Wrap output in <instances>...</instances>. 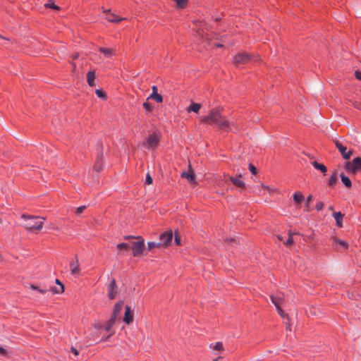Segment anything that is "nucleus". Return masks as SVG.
<instances>
[{
    "label": "nucleus",
    "mask_w": 361,
    "mask_h": 361,
    "mask_svg": "<svg viewBox=\"0 0 361 361\" xmlns=\"http://www.w3.org/2000/svg\"><path fill=\"white\" fill-rule=\"evenodd\" d=\"M115 287L116 281L114 279H113L108 286V296L111 300L114 299L116 295V292L114 290Z\"/></svg>",
    "instance_id": "f3484780"
},
{
    "label": "nucleus",
    "mask_w": 361,
    "mask_h": 361,
    "mask_svg": "<svg viewBox=\"0 0 361 361\" xmlns=\"http://www.w3.org/2000/svg\"><path fill=\"white\" fill-rule=\"evenodd\" d=\"M287 329H289V331H291V329H290V326H288V327H287Z\"/></svg>",
    "instance_id": "e2e57ef3"
},
{
    "label": "nucleus",
    "mask_w": 361,
    "mask_h": 361,
    "mask_svg": "<svg viewBox=\"0 0 361 361\" xmlns=\"http://www.w3.org/2000/svg\"><path fill=\"white\" fill-rule=\"evenodd\" d=\"M334 142L336 145V148L338 149L340 153L341 154L343 158L344 159H349L351 155L353 154V150H349L348 152H346L347 148L345 147L341 142H340L338 140H334Z\"/></svg>",
    "instance_id": "6e6552de"
},
{
    "label": "nucleus",
    "mask_w": 361,
    "mask_h": 361,
    "mask_svg": "<svg viewBox=\"0 0 361 361\" xmlns=\"http://www.w3.org/2000/svg\"><path fill=\"white\" fill-rule=\"evenodd\" d=\"M345 169L348 173L353 174L361 171V158L356 157L352 161H348L345 164Z\"/></svg>",
    "instance_id": "39448f33"
},
{
    "label": "nucleus",
    "mask_w": 361,
    "mask_h": 361,
    "mask_svg": "<svg viewBox=\"0 0 361 361\" xmlns=\"http://www.w3.org/2000/svg\"><path fill=\"white\" fill-rule=\"evenodd\" d=\"M133 238H137V237H135L134 235H126V236H124V239L125 240H129V239H133Z\"/></svg>",
    "instance_id": "5fc2aeb1"
},
{
    "label": "nucleus",
    "mask_w": 361,
    "mask_h": 361,
    "mask_svg": "<svg viewBox=\"0 0 361 361\" xmlns=\"http://www.w3.org/2000/svg\"><path fill=\"white\" fill-rule=\"evenodd\" d=\"M138 241L132 243L133 256L137 257L142 254L145 249V242L142 237H137Z\"/></svg>",
    "instance_id": "423d86ee"
},
{
    "label": "nucleus",
    "mask_w": 361,
    "mask_h": 361,
    "mask_svg": "<svg viewBox=\"0 0 361 361\" xmlns=\"http://www.w3.org/2000/svg\"><path fill=\"white\" fill-rule=\"evenodd\" d=\"M226 241L228 243H235V239L231 238L230 239H226Z\"/></svg>",
    "instance_id": "6e6d98bb"
},
{
    "label": "nucleus",
    "mask_w": 361,
    "mask_h": 361,
    "mask_svg": "<svg viewBox=\"0 0 361 361\" xmlns=\"http://www.w3.org/2000/svg\"><path fill=\"white\" fill-rule=\"evenodd\" d=\"M99 51L102 53L106 58H111L113 56L116 54V49L100 47L99 49Z\"/></svg>",
    "instance_id": "6ab92c4d"
},
{
    "label": "nucleus",
    "mask_w": 361,
    "mask_h": 361,
    "mask_svg": "<svg viewBox=\"0 0 361 361\" xmlns=\"http://www.w3.org/2000/svg\"><path fill=\"white\" fill-rule=\"evenodd\" d=\"M116 320H117V319L114 318L113 317L111 316V318L106 323V325L104 326V330L106 331H114L112 330V327L115 324Z\"/></svg>",
    "instance_id": "aec40b11"
},
{
    "label": "nucleus",
    "mask_w": 361,
    "mask_h": 361,
    "mask_svg": "<svg viewBox=\"0 0 361 361\" xmlns=\"http://www.w3.org/2000/svg\"><path fill=\"white\" fill-rule=\"evenodd\" d=\"M209 347L211 348H212L214 350H217V351H224V345H223V343L221 342H216L215 343H212L209 345Z\"/></svg>",
    "instance_id": "a878e982"
},
{
    "label": "nucleus",
    "mask_w": 361,
    "mask_h": 361,
    "mask_svg": "<svg viewBox=\"0 0 361 361\" xmlns=\"http://www.w3.org/2000/svg\"><path fill=\"white\" fill-rule=\"evenodd\" d=\"M270 298L274 305H281L284 302V295L281 293H277L276 295H271Z\"/></svg>",
    "instance_id": "2eb2a0df"
},
{
    "label": "nucleus",
    "mask_w": 361,
    "mask_h": 361,
    "mask_svg": "<svg viewBox=\"0 0 361 361\" xmlns=\"http://www.w3.org/2000/svg\"><path fill=\"white\" fill-rule=\"evenodd\" d=\"M311 164H312V166L317 170L320 171L322 173H324V175L326 174V171H327V169L326 167L322 164H320V163H318L317 161H313L311 162Z\"/></svg>",
    "instance_id": "4be33fe9"
},
{
    "label": "nucleus",
    "mask_w": 361,
    "mask_h": 361,
    "mask_svg": "<svg viewBox=\"0 0 361 361\" xmlns=\"http://www.w3.org/2000/svg\"><path fill=\"white\" fill-rule=\"evenodd\" d=\"M109 333L108 334L104 335L103 338H102V341H107L111 336H112L114 334V331H106Z\"/></svg>",
    "instance_id": "a19ab883"
},
{
    "label": "nucleus",
    "mask_w": 361,
    "mask_h": 361,
    "mask_svg": "<svg viewBox=\"0 0 361 361\" xmlns=\"http://www.w3.org/2000/svg\"><path fill=\"white\" fill-rule=\"evenodd\" d=\"M276 307V310L278 311V313L283 318H286L287 317L288 318V316L284 313V312L283 311V310L281 309V305H275Z\"/></svg>",
    "instance_id": "ea45409f"
},
{
    "label": "nucleus",
    "mask_w": 361,
    "mask_h": 361,
    "mask_svg": "<svg viewBox=\"0 0 361 361\" xmlns=\"http://www.w3.org/2000/svg\"><path fill=\"white\" fill-rule=\"evenodd\" d=\"M293 200L296 204H299L304 200V196L300 192L297 191L293 195Z\"/></svg>",
    "instance_id": "b1692460"
},
{
    "label": "nucleus",
    "mask_w": 361,
    "mask_h": 361,
    "mask_svg": "<svg viewBox=\"0 0 361 361\" xmlns=\"http://www.w3.org/2000/svg\"><path fill=\"white\" fill-rule=\"evenodd\" d=\"M277 238H278V239H279L280 240H283V238H282V237H281V235H278V237H277Z\"/></svg>",
    "instance_id": "052dcab7"
},
{
    "label": "nucleus",
    "mask_w": 361,
    "mask_h": 361,
    "mask_svg": "<svg viewBox=\"0 0 361 361\" xmlns=\"http://www.w3.org/2000/svg\"><path fill=\"white\" fill-rule=\"evenodd\" d=\"M85 206H80L77 208L75 213L77 214H80L85 209Z\"/></svg>",
    "instance_id": "a18cd8bd"
},
{
    "label": "nucleus",
    "mask_w": 361,
    "mask_h": 361,
    "mask_svg": "<svg viewBox=\"0 0 361 361\" xmlns=\"http://www.w3.org/2000/svg\"><path fill=\"white\" fill-rule=\"evenodd\" d=\"M324 205V203L322 202H318L316 204L315 208H316L317 210L320 211V210H322L323 209Z\"/></svg>",
    "instance_id": "37998d69"
},
{
    "label": "nucleus",
    "mask_w": 361,
    "mask_h": 361,
    "mask_svg": "<svg viewBox=\"0 0 361 361\" xmlns=\"http://www.w3.org/2000/svg\"><path fill=\"white\" fill-rule=\"evenodd\" d=\"M263 188L265 190H268L269 192H275L276 190V188H271L269 186H266V185H263Z\"/></svg>",
    "instance_id": "3c124183"
},
{
    "label": "nucleus",
    "mask_w": 361,
    "mask_h": 361,
    "mask_svg": "<svg viewBox=\"0 0 361 361\" xmlns=\"http://www.w3.org/2000/svg\"><path fill=\"white\" fill-rule=\"evenodd\" d=\"M188 167V171L183 172L181 173V177L185 178L190 184L195 185L196 184V180L194 171L192 169L190 164H189Z\"/></svg>",
    "instance_id": "9b49d317"
},
{
    "label": "nucleus",
    "mask_w": 361,
    "mask_h": 361,
    "mask_svg": "<svg viewBox=\"0 0 361 361\" xmlns=\"http://www.w3.org/2000/svg\"><path fill=\"white\" fill-rule=\"evenodd\" d=\"M293 233H292L290 231L289 233H288V238L284 243L286 246H289V245H292L293 243Z\"/></svg>",
    "instance_id": "f704fd0d"
},
{
    "label": "nucleus",
    "mask_w": 361,
    "mask_h": 361,
    "mask_svg": "<svg viewBox=\"0 0 361 361\" xmlns=\"http://www.w3.org/2000/svg\"><path fill=\"white\" fill-rule=\"evenodd\" d=\"M160 244L161 247H166L169 246L173 239V232L169 230L160 235Z\"/></svg>",
    "instance_id": "0eeeda50"
},
{
    "label": "nucleus",
    "mask_w": 361,
    "mask_h": 361,
    "mask_svg": "<svg viewBox=\"0 0 361 361\" xmlns=\"http://www.w3.org/2000/svg\"><path fill=\"white\" fill-rule=\"evenodd\" d=\"M99 152H98L97 159L94 166V169L97 172H100L102 170L103 145L102 142L99 143Z\"/></svg>",
    "instance_id": "9d476101"
},
{
    "label": "nucleus",
    "mask_w": 361,
    "mask_h": 361,
    "mask_svg": "<svg viewBox=\"0 0 361 361\" xmlns=\"http://www.w3.org/2000/svg\"><path fill=\"white\" fill-rule=\"evenodd\" d=\"M116 247L117 249H118L120 250V252L119 254H123L122 252L123 251H128L130 246L128 243H119L116 245Z\"/></svg>",
    "instance_id": "c85d7f7f"
},
{
    "label": "nucleus",
    "mask_w": 361,
    "mask_h": 361,
    "mask_svg": "<svg viewBox=\"0 0 361 361\" xmlns=\"http://www.w3.org/2000/svg\"><path fill=\"white\" fill-rule=\"evenodd\" d=\"M355 78L361 81V72L360 71H355Z\"/></svg>",
    "instance_id": "603ef678"
},
{
    "label": "nucleus",
    "mask_w": 361,
    "mask_h": 361,
    "mask_svg": "<svg viewBox=\"0 0 361 361\" xmlns=\"http://www.w3.org/2000/svg\"><path fill=\"white\" fill-rule=\"evenodd\" d=\"M258 56H252L246 53H240L235 56L233 59V63L238 66L240 65L247 64L252 61H258Z\"/></svg>",
    "instance_id": "20e7f679"
},
{
    "label": "nucleus",
    "mask_w": 361,
    "mask_h": 361,
    "mask_svg": "<svg viewBox=\"0 0 361 361\" xmlns=\"http://www.w3.org/2000/svg\"><path fill=\"white\" fill-rule=\"evenodd\" d=\"M45 8H50L56 11H59L61 8L59 6L56 5L53 0H49L47 3L44 4Z\"/></svg>",
    "instance_id": "7c9ffc66"
},
{
    "label": "nucleus",
    "mask_w": 361,
    "mask_h": 361,
    "mask_svg": "<svg viewBox=\"0 0 361 361\" xmlns=\"http://www.w3.org/2000/svg\"><path fill=\"white\" fill-rule=\"evenodd\" d=\"M95 93L97 95V97L99 98H102V99L106 98V95L105 92H103L102 90H96Z\"/></svg>",
    "instance_id": "58836bf2"
},
{
    "label": "nucleus",
    "mask_w": 361,
    "mask_h": 361,
    "mask_svg": "<svg viewBox=\"0 0 361 361\" xmlns=\"http://www.w3.org/2000/svg\"><path fill=\"white\" fill-rule=\"evenodd\" d=\"M174 240L177 245H180V238L176 233L175 234Z\"/></svg>",
    "instance_id": "09e8293b"
},
{
    "label": "nucleus",
    "mask_w": 361,
    "mask_h": 361,
    "mask_svg": "<svg viewBox=\"0 0 361 361\" xmlns=\"http://www.w3.org/2000/svg\"><path fill=\"white\" fill-rule=\"evenodd\" d=\"M94 79H95V72L94 71H89L87 74V81L88 85L90 87H94L95 85Z\"/></svg>",
    "instance_id": "412c9836"
},
{
    "label": "nucleus",
    "mask_w": 361,
    "mask_h": 361,
    "mask_svg": "<svg viewBox=\"0 0 361 361\" xmlns=\"http://www.w3.org/2000/svg\"><path fill=\"white\" fill-rule=\"evenodd\" d=\"M21 218L24 220L23 223V226L30 231H39L44 224V218L41 216L23 214Z\"/></svg>",
    "instance_id": "f03ea898"
},
{
    "label": "nucleus",
    "mask_w": 361,
    "mask_h": 361,
    "mask_svg": "<svg viewBox=\"0 0 361 361\" xmlns=\"http://www.w3.org/2000/svg\"><path fill=\"white\" fill-rule=\"evenodd\" d=\"M337 182V172L334 171L333 175L330 177L328 181V185L329 186H334Z\"/></svg>",
    "instance_id": "c756f323"
},
{
    "label": "nucleus",
    "mask_w": 361,
    "mask_h": 361,
    "mask_svg": "<svg viewBox=\"0 0 361 361\" xmlns=\"http://www.w3.org/2000/svg\"><path fill=\"white\" fill-rule=\"evenodd\" d=\"M145 183L147 184H152V178L149 174H147L146 176Z\"/></svg>",
    "instance_id": "49530a36"
},
{
    "label": "nucleus",
    "mask_w": 361,
    "mask_h": 361,
    "mask_svg": "<svg viewBox=\"0 0 361 361\" xmlns=\"http://www.w3.org/2000/svg\"><path fill=\"white\" fill-rule=\"evenodd\" d=\"M123 307V301H120V302H117L114 305L111 317H113L114 318L118 319Z\"/></svg>",
    "instance_id": "a211bd4d"
},
{
    "label": "nucleus",
    "mask_w": 361,
    "mask_h": 361,
    "mask_svg": "<svg viewBox=\"0 0 361 361\" xmlns=\"http://www.w3.org/2000/svg\"><path fill=\"white\" fill-rule=\"evenodd\" d=\"M71 274L75 277H78L81 274V269L78 262L77 255L75 257V259L72 260L69 264Z\"/></svg>",
    "instance_id": "1a4fd4ad"
},
{
    "label": "nucleus",
    "mask_w": 361,
    "mask_h": 361,
    "mask_svg": "<svg viewBox=\"0 0 361 361\" xmlns=\"http://www.w3.org/2000/svg\"><path fill=\"white\" fill-rule=\"evenodd\" d=\"M78 54H76L73 56V59H78Z\"/></svg>",
    "instance_id": "bf43d9fd"
},
{
    "label": "nucleus",
    "mask_w": 361,
    "mask_h": 361,
    "mask_svg": "<svg viewBox=\"0 0 361 361\" xmlns=\"http://www.w3.org/2000/svg\"><path fill=\"white\" fill-rule=\"evenodd\" d=\"M200 120L202 123H208L214 127H216L225 131L232 130V127L237 130V126L234 123H231L221 114V109L214 108L210 110L209 114L202 116Z\"/></svg>",
    "instance_id": "f257e3e1"
},
{
    "label": "nucleus",
    "mask_w": 361,
    "mask_h": 361,
    "mask_svg": "<svg viewBox=\"0 0 361 361\" xmlns=\"http://www.w3.org/2000/svg\"><path fill=\"white\" fill-rule=\"evenodd\" d=\"M249 170L250 171V172L252 174H256V173H257V169H256L255 166L254 165H252V164H249Z\"/></svg>",
    "instance_id": "c03bdc74"
},
{
    "label": "nucleus",
    "mask_w": 361,
    "mask_h": 361,
    "mask_svg": "<svg viewBox=\"0 0 361 361\" xmlns=\"http://www.w3.org/2000/svg\"><path fill=\"white\" fill-rule=\"evenodd\" d=\"M320 313V310L316 307H311L310 308V314L312 315H318Z\"/></svg>",
    "instance_id": "4c0bfd02"
},
{
    "label": "nucleus",
    "mask_w": 361,
    "mask_h": 361,
    "mask_svg": "<svg viewBox=\"0 0 361 361\" xmlns=\"http://www.w3.org/2000/svg\"><path fill=\"white\" fill-rule=\"evenodd\" d=\"M30 288L32 289V290H37V292L40 293H42V294H44L47 292V289H44V288H41L37 286H35V285H31L30 286Z\"/></svg>",
    "instance_id": "c9c22d12"
},
{
    "label": "nucleus",
    "mask_w": 361,
    "mask_h": 361,
    "mask_svg": "<svg viewBox=\"0 0 361 361\" xmlns=\"http://www.w3.org/2000/svg\"><path fill=\"white\" fill-rule=\"evenodd\" d=\"M198 34H199L200 35H202V33H201L200 31H198Z\"/></svg>",
    "instance_id": "0e129e2a"
},
{
    "label": "nucleus",
    "mask_w": 361,
    "mask_h": 361,
    "mask_svg": "<svg viewBox=\"0 0 361 361\" xmlns=\"http://www.w3.org/2000/svg\"><path fill=\"white\" fill-rule=\"evenodd\" d=\"M56 283L60 286V288H52V291L57 294L63 293L64 291L63 285L59 279H56Z\"/></svg>",
    "instance_id": "bb28decb"
},
{
    "label": "nucleus",
    "mask_w": 361,
    "mask_h": 361,
    "mask_svg": "<svg viewBox=\"0 0 361 361\" xmlns=\"http://www.w3.org/2000/svg\"><path fill=\"white\" fill-rule=\"evenodd\" d=\"M201 108V104H197V103H192L188 108H187V111L188 112L190 111H193L195 113H197L199 111V110Z\"/></svg>",
    "instance_id": "393cba45"
},
{
    "label": "nucleus",
    "mask_w": 361,
    "mask_h": 361,
    "mask_svg": "<svg viewBox=\"0 0 361 361\" xmlns=\"http://www.w3.org/2000/svg\"><path fill=\"white\" fill-rule=\"evenodd\" d=\"M229 180L232 182L233 185L240 188H245V184L244 181L242 180V175L239 174L236 177L230 176Z\"/></svg>",
    "instance_id": "ddd939ff"
},
{
    "label": "nucleus",
    "mask_w": 361,
    "mask_h": 361,
    "mask_svg": "<svg viewBox=\"0 0 361 361\" xmlns=\"http://www.w3.org/2000/svg\"><path fill=\"white\" fill-rule=\"evenodd\" d=\"M111 16H112V18H108L107 20L111 23H119L125 20V18H123L117 17L114 13H111Z\"/></svg>",
    "instance_id": "2f4dec72"
},
{
    "label": "nucleus",
    "mask_w": 361,
    "mask_h": 361,
    "mask_svg": "<svg viewBox=\"0 0 361 361\" xmlns=\"http://www.w3.org/2000/svg\"><path fill=\"white\" fill-rule=\"evenodd\" d=\"M176 2V6L178 8H183L188 4V0H175Z\"/></svg>",
    "instance_id": "473e14b6"
},
{
    "label": "nucleus",
    "mask_w": 361,
    "mask_h": 361,
    "mask_svg": "<svg viewBox=\"0 0 361 361\" xmlns=\"http://www.w3.org/2000/svg\"><path fill=\"white\" fill-rule=\"evenodd\" d=\"M214 45H215L216 47H223V44H215Z\"/></svg>",
    "instance_id": "13d9d810"
},
{
    "label": "nucleus",
    "mask_w": 361,
    "mask_h": 361,
    "mask_svg": "<svg viewBox=\"0 0 361 361\" xmlns=\"http://www.w3.org/2000/svg\"><path fill=\"white\" fill-rule=\"evenodd\" d=\"M143 107L144 109H145L147 111L150 112L152 111V107L151 106V105L147 103V102H145L143 103Z\"/></svg>",
    "instance_id": "79ce46f5"
},
{
    "label": "nucleus",
    "mask_w": 361,
    "mask_h": 361,
    "mask_svg": "<svg viewBox=\"0 0 361 361\" xmlns=\"http://www.w3.org/2000/svg\"><path fill=\"white\" fill-rule=\"evenodd\" d=\"M333 244L336 249L342 248L343 250H346L348 247L347 242L340 240L337 238H334Z\"/></svg>",
    "instance_id": "dca6fc26"
},
{
    "label": "nucleus",
    "mask_w": 361,
    "mask_h": 361,
    "mask_svg": "<svg viewBox=\"0 0 361 361\" xmlns=\"http://www.w3.org/2000/svg\"><path fill=\"white\" fill-rule=\"evenodd\" d=\"M160 137L159 133L154 132L146 137L143 145L148 149L154 150L159 145Z\"/></svg>",
    "instance_id": "7ed1b4c3"
},
{
    "label": "nucleus",
    "mask_w": 361,
    "mask_h": 361,
    "mask_svg": "<svg viewBox=\"0 0 361 361\" xmlns=\"http://www.w3.org/2000/svg\"><path fill=\"white\" fill-rule=\"evenodd\" d=\"M333 216L336 221V225L338 227H342V219L343 216V214H342L341 212H334Z\"/></svg>",
    "instance_id": "5701e85b"
},
{
    "label": "nucleus",
    "mask_w": 361,
    "mask_h": 361,
    "mask_svg": "<svg viewBox=\"0 0 361 361\" xmlns=\"http://www.w3.org/2000/svg\"><path fill=\"white\" fill-rule=\"evenodd\" d=\"M71 353H73V355H75V356L78 355V354H79L78 350L75 348H74L73 346H72V347L71 348Z\"/></svg>",
    "instance_id": "8fccbe9b"
},
{
    "label": "nucleus",
    "mask_w": 361,
    "mask_h": 361,
    "mask_svg": "<svg viewBox=\"0 0 361 361\" xmlns=\"http://www.w3.org/2000/svg\"><path fill=\"white\" fill-rule=\"evenodd\" d=\"M123 320L128 324H130L133 321V311L131 310L129 306H126L125 307V315Z\"/></svg>",
    "instance_id": "f8f14e48"
},
{
    "label": "nucleus",
    "mask_w": 361,
    "mask_h": 361,
    "mask_svg": "<svg viewBox=\"0 0 361 361\" xmlns=\"http://www.w3.org/2000/svg\"><path fill=\"white\" fill-rule=\"evenodd\" d=\"M313 200V197H312V195H310L307 199H306V202H305V212H310V202L312 201Z\"/></svg>",
    "instance_id": "72a5a7b5"
},
{
    "label": "nucleus",
    "mask_w": 361,
    "mask_h": 361,
    "mask_svg": "<svg viewBox=\"0 0 361 361\" xmlns=\"http://www.w3.org/2000/svg\"><path fill=\"white\" fill-rule=\"evenodd\" d=\"M341 178L343 183L347 187L350 188L352 186L351 180L347 176H345L343 173L341 174Z\"/></svg>",
    "instance_id": "cd10ccee"
},
{
    "label": "nucleus",
    "mask_w": 361,
    "mask_h": 361,
    "mask_svg": "<svg viewBox=\"0 0 361 361\" xmlns=\"http://www.w3.org/2000/svg\"><path fill=\"white\" fill-rule=\"evenodd\" d=\"M0 355H6V350L2 347H0Z\"/></svg>",
    "instance_id": "864d4df0"
},
{
    "label": "nucleus",
    "mask_w": 361,
    "mask_h": 361,
    "mask_svg": "<svg viewBox=\"0 0 361 361\" xmlns=\"http://www.w3.org/2000/svg\"><path fill=\"white\" fill-rule=\"evenodd\" d=\"M94 328L95 329H97V330H101V329H102L103 326H102V324H101V323H99V322H95V323L94 324Z\"/></svg>",
    "instance_id": "de8ad7c7"
},
{
    "label": "nucleus",
    "mask_w": 361,
    "mask_h": 361,
    "mask_svg": "<svg viewBox=\"0 0 361 361\" xmlns=\"http://www.w3.org/2000/svg\"><path fill=\"white\" fill-rule=\"evenodd\" d=\"M148 249L150 250L154 247H161L160 243L149 242L147 243Z\"/></svg>",
    "instance_id": "e433bc0d"
},
{
    "label": "nucleus",
    "mask_w": 361,
    "mask_h": 361,
    "mask_svg": "<svg viewBox=\"0 0 361 361\" xmlns=\"http://www.w3.org/2000/svg\"><path fill=\"white\" fill-rule=\"evenodd\" d=\"M102 9H103V13H110V10L109 9H108V10L104 9V8H102Z\"/></svg>",
    "instance_id": "4d7b16f0"
},
{
    "label": "nucleus",
    "mask_w": 361,
    "mask_h": 361,
    "mask_svg": "<svg viewBox=\"0 0 361 361\" xmlns=\"http://www.w3.org/2000/svg\"><path fill=\"white\" fill-rule=\"evenodd\" d=\"M329 209H330V210H333V207H329Z\"/></svg>",
    "instance_id": "680f3d73"
},
{
    "label": "nucleus",
    "mask_w": 361,
    "mask_h": 361,
    "mask_svg": "<svg viewBox=\"0 0 361 361\" xmlns=\"http://www.w3.org/2000/svg\"><path fill=\"white\" fill-rule=\"evenodd\" d=\"M152 92L149 95V97H148L147 99H152L158 103H161L163 102V97L161 94H158L157 86H155V85L152 86Z\"/></svg>",
    "instance_id": "4468645a"
}]
</instances>
